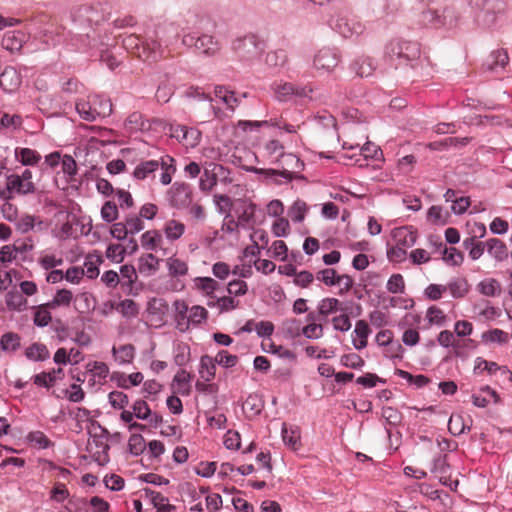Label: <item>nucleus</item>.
I'll return each mask as SVG.
<instances>
[{
  "label": "nucleus",
  "instance_id": "7ed1b4c3",
  "mask_svg": "<svg viewBox=\"0 0 512 512\" xmlns=\"http://www.w3.org/2000/svg\"><path fill=\"white\" fill-rule=\"evenodd\" d=\"M161 168L160 182L168 185L172 181V176L176 172L175 160L169 155L162 156L159 160H145L139 162L134 171L133 177L137 180L154 178L155 172Z\"/></svg>",
  "mask_w": 512,
  "mask_h": 512
},
{
  "label": "nucleus",
  "instance_id": "3c124183",
  "mask_svg": "<svg viewBox=\"0 0 512 512\" xmlns=\"http://www.w3.org/2000/svg\"><path fill=\"white\" fill-rule=\"evenodd\" d=\"M426 318L432 325L443 326L446 322L447 316L442 309L436 306H431L427 310Z\"/></svg>",
  "mask_w": 512,
  "mask_h": 512
},
{
  "label": "nucleus",
  "instance_id": "6e6552de",
  "mask_svg": "<svg viewBox=\"0 0 512 512\" xmlns=\"http://www.w3.org/2000/svg\"><path fill=\"white\" fill-rule=\"evenodd\" d=\"M278 164L282 170L276 169H257V173L265 175L267 178H275L281 176L286 181H292L296 178V174L300 172L304 164L303 162L292 153H285L282 158L278 159Z\"/></svg>",
  "mask_w": 512,
  "mask_h": 512
},
{
  "label": "nucleus",
  "instance_id": "2f4dec72",
  "mask_svg": "<svg viewBox=\"0 0 512 512\" xmlns=\"http://www.w3.org/2000/svg\"><path fill=\"white\" fill-rule=\"evenodd\" d=\"M282 439L289 448L296 451L300 448V431L298 428H288L286 425H283L282 428Z\"/></svg>",
  "mask_w": 512,
  "mask_h": 512
},
{
  "label": "nucleus",
  "instance_id": "c03bdc74",
  "mask_svg": "<svg viewBox=\"0 0 512 512\" xmlns=\"http://www.w3.org/2000/svg\"><path fill=\"white\" fill-rule=\"evenodd\" d=\"M366 8L376 16H383L389 11V0H366Z\"/></svg>",
  "mask_w": 512,
  "mask_h": 512
},
{
  "label": "nucleus",
  "instance_id": "0e129e2a",
  "mask_svg": "<svg viewBox=\"0 0 512 512\" xmlns=\"http://www.w3.org/2000/svg\"><path fill=\"white\" fill-rule=\"evenodd\" d=\"M239 303V300H235L231 296H223L215 300V304H218L220 313L229 312L236 309L239 306Z\"/></svg>",
  "mask_w": 512,
  "mask_h": 512
},
{
  "label": "nucleus",
  "instance_id": "680f3d73",
  "mask_svg": "<svg viewBox=\"0 0 512 512\" xmlns=\"http://www.w3.org/2000/svg\"><path fill=\"white\" fill-rule=\"evenodd\" d=\"M109 403L115 409H123L129 402L128 396L122 391H112L108 395Z\"/></svg>",
  "mask_w": 512,
  "mask_h": 512
},
{
  "label": "nucleus",
  "instance_id": "e2e57ef3",
  "mask_svg": "<svg viewBox=\"0 0 512 512\" xmlns=\"http://www.w3.org/2000/svg\"><path fill=\"white\" fill-rule=\"evenodd\" d=\"M448 429L453 435L462 434L466 429L463 417L459 414H452L448 422Z\"/></svg>",
  "mask_w": 512,
  "mask_h": 512
},
{
  "label": "nucleus",
  "instance_id": "8fccbe9b",
  "mask_svg": "<svg viewBox=\"0 0 512 512\" xmlns=\"http://www.w3.org/2000/svg\"><path fill=\"white\" fill-rule=\"evenodd\" d=\"M93 106L96 107L97 116H108L112 112V103L109 99L100 98L99 96L91 97Z\"/></svg>",
  "mask_w": 512,
  "mask_h": 512
},
{
  "label": "nucleus",
  "instance_id": "393cba45",
  "mask_svg": "<svg viewBox=\"0 0 512 512\" xmlns=\"http://www.w3.org/2000/svg\"><path fill=\"white\" fill-rule=\"evenodd\" d=\"M449 465L445 455H439L433 459L431 472L436 474L443 485H448Z\"/></svg>",
  "mask_w": 512,
  "mask_h": 512
},
{
  "label": "nucleus",
  "instance_id": "f257e3e1",
  "mask_svg": "<svg viewBox=\"0 0 512 512\" xmlns=\"http://www.w3.org/2000/svg\"><path fill=\"white\" fill-rule=\"evenodd\" d=\"M156 37L158 34L155 31L146 32L143 38L132 34L123 39V46L143 61L155 62L164 54V49Z\"/></svg>",
  "mask_w": 512,
  "mask_h": 512
},
{
  "label": "nucleus",
  "instance_id": "bb28decb",
  "mask_svg": "<svg viewBox=\"0 0 512 512\" xmlns=\"http://www.w3.org/2000/svg\"><path fill=\"white\" fill-rule=\"evenodd\" d=\"M352 69L358 76L368 77L373 74L375 70V63L370 57H360L353 63Z\"/></svg>",
  "mask_w": 512,
  "mask_h": 512
},
{
  "label": "nucleus",
  "instance_id": "b1692460",
  "mask_svg": "<svg viewBox=\"0 0 512 512\" xmlns=\"http://www.w3.org/2000/svg\"><path fill=\"white\" fill-rule=\"evenodd\" d=\"M15 158L24 166H34L41 160V155L33 149L17 147L14 151Z\"/></svg>",
  "mask_w": 512,
  "mask_h": 512
},
{
  "label": "nucleus",
  "instance_id": "72a5a7b5",
  "mask_svg": "<svg viewBox=\"0 0 512 512\" xmlns=\"http://www.w3.org/2000/svg\"><path fill=\"white\" fill-rule=\"evenodd\" d=\"M509 61L508 54L505 50H495L490 54L489 60L485 63L488 70L503 69Z\"/></svg>",
  "mask_w": 512,
  "mask_h": 512
},
{
  "label": "nucleus",
  "instance_id": "412c9836",
  "mask_svg": "<svg viewBox=\"0 0 512 512\" xmlns=\"http://www.w3.org/2000/svg\"><path fill=\"white\" fill-rule=\"evenodd\" d=\"M488 254L498 262H503L509 256L506 244L498 238H490L486 241Z\"/></svg>",
  "mask_w": 512,
  "mask_h": 512
},
{
  "label": "nucleus",
  "instance_id": "7c9ffc66",
  "mask_svg": "<svg viewBox=\"0 0 512 512\" xmlns=\"http://www.w3.org/2000/svg\"><path fill=\"white\" fill-rule=\"evenodd\" d=\"M197 289L209 298L214 299V292L219 288V283L211 277H197L195 279Z\"/></svg>",
  "mask_w": 512,
  "mask_h": 512
},
{
  "label": "nucleus",
  "instance_id": "5fc2aeb1",
  "mask_svg": "<svg viewBox=\"0 0 512 512\" xmlns=\"http://www.w3.org/2000/svg\"><path fill=\"white\" fill-rule=\"evenodd\" d=\"M287 54L284 50L271 51L266 54L265 63L270 67H279L285 64Z\"/></svg>",
  "mask_w": 512,
  "mask_h": 512
},
{
  "label": "nucleus",
  "instance_id": "f704fd0d",
  "mask_svg": "<svg viewBox=\"0 0 512 512\" xmlns=\"http://www.w3.org/2000/svg\"><path fill=\"white\" fill-rule=\"evenodd\" d=\"M36 224L42 225V221L29 214H23L15 220L16 229L23 234L33 230Z\"/></svg>",
  "mask_w": 512,
  "mask_h": 512
},
{
  "label": "nucleus",
  "instance_id": "20e7f679",
  "mask_svg": "<svg viewBox=\"0 0 512 512\" xmlns=\"http://www.w3.org/2000/svg\"><path fill=\"white\" fill-rule=\"evenodd\" d=\"M460 15L454 6L438 9H427L419 16L420 23L425 27L450 30L457 27Z\"/></svg>",
  "mask_w": 512,
  "mask_h": 512
},
{
  "label": "nucleus",
  "instance_id": "4d7b16f0",
  "mask_svg": "<svg viewBox=\"0 0 512 512\" xmlns=\"http://www.w3.org/2000/svg\"><path fill=\"white\" fill-rule=\"evenodd\" d=\"M446 292L445 285L429 284L424 290V296L431 301H438Z\"/></svg>",
  "mask_w": 512,
  "mask_h": 512
},
{
  "label": "nucleus",
  "instance_id": "79ce46f5",
  "mask_svg": "<svg viewBox=\"0 0 512 512\" xmlns=\"http://www.w3.org/2000/svg\"><path fill=\"white\" fill-rule=\"evenodd\" d=\"M308 210L307 204L303 200H296L288 210V215L293 222H302Z\"/></svg>",
  "mask_w": 512,
  "mask_h": 512
},
{
  "label": "nucleus",
  "instance_id": "a18cd8bd",
  "mask_svg": "<svg viewBox=\"0 0 512 512\" xmlns=\"http://www.w3.org/2000/svg\"><path fill=\"white\" fill-rule=\"evenodd\" d=\"M72 298L73 295L70 290L61 289L57 291L54 298L48 302L46 306L49 308H56L61 305L68 306L71 303Z\"/></svg>",
  "mask_w": 512,
  "mask_h": 512
},
{
  "label": "nucleus",
  "instance_id": "1a4fd4ad",
  "mask_svg": "<svg viewBox=\"0 0 512 512\" xmlns=\"http://www.w3.org/2000/svg\"><path fill=\"white\" fill-rule=\"evenodd\" d=\"M36 185L33 181H26L18 177V174H11L6 178V186L0 190V198L11 200L15 196H26L36 192Z\"/></svg>",
  "mask_w": 512,
  "mask_h": 512
},
{
  "label": "nucleus",
  "instance_id": "774afa93",
  "mask_svg": "<svg viewBox=\"0 0 512 512\" xmlns=\"http://www.w3.org/2000/svg\"><path fill=\"white\" fill-rule=\"evenodd\" d=\"M207 316V310L200 305H194L189 310V319L194 325H198L204 322L207 319Z\"/></svg>",
  "mask_w": 512,
  "mask_h": 512
},
{
  "label": "nucleus",
  "instance_id": "a19ab883",
  "mask_svg": "<svg viewBox=\"0 0 512 512\" xmlns=\"http://www.w3.org/2000/svg\"><path fill=\"white\" fill-rule=\"evenodd\" d=\"M76 110L80 117L86 121H94L97 118L96 107L93 106L91 98H89L88 102H77Z\"/></svg>",
  "mask_w": 512,
  "mask_h": 512
},
{
  "label": "nucleus",
  "instance_id": "6ab92c4d",
  "mask_svg": "<svg viewBox=\"0 0 512 512\" xmlns=\"http://www.w3.org/2000/svg\"><path fill=\"white\" fill-rule=\"evenodd\" d=\"M445 287L446 291H448L454 299H463L470 291V284L465 277L452 278Z\"/></svg>",
  "mask_w": 512,
  "mask_h": 512
},
{
  "label": "nucleus",
  "instance_id": "c756f323",
  "mask_svg": "<svg viewBox=\"0 0 512 512\" xmlns=\"http://www.w3.org/2000/svg\"><path fill=\"white\" fill-rule=\"evenodd\" d=\"M216 361L214 358L204 355L200 360L199 374L205 381H211L215 377Z\"/></svg>",
  "mask_w": 512,
  "mask_h": 512
},
{
  "label": "nucleus",
  "instance_id": "aec40b11",
  "mask_svg": "<svg viewBox=\"0 0 512 512\" xmlns=\"http://www.w3.org/2000/svg\"><path fill=\"white\" fill-rule=\"evenodd\" d=\"M145 498L156 508V512H172L175 506L168 503V499L161 493L146 488L143 490Z\"/></svg>",
  "mask_w": 512,
  "mask_h": 512
},
{
  "label": "nucleus",
  "instance_id": "423d86ee",
  "mask_svg": "<svg viewBox=\"0 0 512 512\" xmlns=\"http://www.w3.org/2000/svg\"><path fill=\"white\" fill-rule=\"evenodd\" d=\"M109 12L106 7L101 3H86L80 5L72 12L73 21L85 29V27H91L92 25H99L109 17Z\"/></svg>",
  "mask_w": 512,
  "mask_h": 512
},
{
  "label": "nucleus",
  "instance_id": "c85d7f7f",
  "mask_svg": "<svg viewBox=\"0 0 512 512\" xmlns=\"http://www.w3.org/2000/svg\"><path fill=\"white\" fill-rule=\"evenodd\" d=\"M263 409V401L257 394H250L243 403V411L249 417L257 416Z\"/></svg>",
  "mask_w": 512,
  "mask_h": 512
},
{
  "label": "nucleus",
  "instance_id": "c9c22d12",
  "mask_svg": "<svg viewBox=\"0 0 512 512\" xmlns=\"http://www.w3.org/2000/svg\"><path fill=\"white\" fill-rule=\"evenodd\" d=\"M162 242V235L157 230H149L142 234L141 245L146 250H156Z\"/></svg>",
  "mask_w": 512,
  "mask_h": 512
},
{
  "label": "nucleus",
  "instance_id": "49530a36",
  "mask_svg": "<svg viewBox=\"0 0 512 512\" xmlns=\"http://www.w3.org/2000/svg\"><path fill=\"white\" fill-rule=\"evenodd\" d=\"M135 349L133 345L126 344L122 345L118 349L113 348V354L115 355L116 361L119 363H129L134 358Z\"/></svg>",
  "mask_w": 512,
  "mask_h": 512
},
{
  "label": "nucleus",
  "instance_id": "09e8293b",
  "mask_svg": "<svg viewBox=\"0 0 512 512\" xmlns=\"http://www.w3.org/2000/svg\"><path fill=\"white\" fill-rule=\"evenodd\" d=\"M146 443L141 434H132L128 440V449L132 455L138 456L144 452Z\"/></svg>",
  "mask_w": 512,
  "mask_h": 512
},
{
  "label": "nucleus",
  "instance_id": "052dcab7",
  "mask_svg": "<svg viewBox=\"0 0 512 512\" xmlns=\"http://www.w3.org/2000/svg\"><path fill=\"white\" fill-rule=\"evenodd\" d=\"M216 364L221 365L225 368L233 367L238 362V357L228 353L226 350H221L215 356Z\"/></svg>",
  "mask_w": 512,
  "mask_h": 512
},
{
  "label": "nucleus",
  "instance_id": "de8ad7c7",
  "mask_svg": "<svg viewBox=\"0 0 512 512\" xmlns=\"http://www.w3.org/2000/svg\"><path fill=\"white\" fill-rule=\"evenodd\" d=\"M28 442L39 449H46L51 445V441L41 431H33L27 435Z\"/></svg>",
  "mask_w": 512,
  "mask_h": 512
},
{
  "label": "nucleus",
  "instance_id": "a211bd4d",
  "mask_svg": "<svg viewBox=\"0 0 512 512\" xmlns=\"http://www.w3.org/2000/svg\"><path fill=\"white\" fill-rule=\"evenodd\" d=\"M160 259L152 253L143 254L138 259V272L145 276H153L159 270Z\"/></svg>",
  "mask_w": 512,
  "mask_h": 512
},
{
  "label": "nucleus",
  "instance_id": "f3484780",
  "mask_svg": "<svg viewBox=\"0 0 512 512\" xmlns=\"http://www.w3.org/2000/svg\"><path fill=\"white\" fill-rule=\"evenodd\" d=\"M21 75L16 68L8 66L0 74V86L6 92H13L21 84Z\"/></svg>",
  "mask_w": 512,
  "mask_h": 512
},
{
  "label": "nucleus",
  "instance_id": "39448f33",
  "mask_svg": "<svg viewBox=\"0 0 512 512\" xmlns=\"http://www.w3.org/2000/svg\"><path fill=\"white\" fill-rule=\"evenodd\" d=\"M468 3L476 11L478 22L486 27L495 25L505 11L503 0H468Z\"/></svg>",
  "mask_w": 512,
  "mask_h": 512
},
{
  "label": "nucleus",
  "instance_id": "5701e85b",
  "mask_svg": "<svg viewBox=\"0 0 512 512\" xmlns=\"http://www.w3.org/2000/svg\"><path fill=\"white\" fill-rule=\"evenodd\" d=\"M5 303L10 311H23L27 308V299L16 288L11 289L5 295Z\"/></svg>",
  "mask_w": 512,
  "mask_h": 512
},
{
  "label": "nucleus",
  "instance_id": "4c0bfd02",
  "mask_svg": "<svg viewBox=\"0 0 512 512\" xmlns=\"http://www.w3.org/2000/svg\"><path fill=\"white\" fill-rule=\"evenodd\" d=\"M25 355L28 359L33 361H44L49 358V351L46 345L34 343L26 349Z\"/></svg>",
  "mask_w": 512,
  "mask_h": 512
},
{
  "label": "nucleus",
  "instance_id": "473e14b6",
  "mask_svg": "<svg viewBox=\"0 0 512 512\" xmlns=\"http://www.w3.org/2000/svg\"><path fill=\"white\" fill-rule=\"evenodd\" d=\"M185 232V225L175 219L168 220L164 226V234L170 241L178 240Z\"/></svg>",
  "mask_w": 512,
  "mask_h": 512
},
{
  "label": "nucleus",
  "instance_id": "dca6fc26",
  "mask_svg": "<svg viewBox=\"0 0 512 512\" xmlns=\"http://www.w3.org/2000/svg\"><path fill=\"white\" fill-rule=\"evenodd\" d=\"M28 36L21 30L8 31L2 38V47L10 52H18L27 41Z\"/></svg>",
  "mask_w": 512,
  "mask_h": 512
},
{
  "label": "nucleus",
  "instance_id": "2eb2a0df",
  "mask_svg": "<svg viewBox=\"0 0 512 512\" xmlns=\"http://www.w3.org/2000/svg\"><path fill=\"white\" fill-rule=\"evenodd\" d=\"M391 235L395 244L406 248L412 247L417 240V230L412 226L397 227L392 230Z\"/></svg>",
  "mask_w": 512,
  "mask_h": 512
},
{
  "label": "nucleus",
  "instance_id": "603ef678",
  "mask_svg": "<svg viewBox=\"0 0 512 512\" xmlns=\"http://www.w3.org/2000/svg\"><path fill=\"white\" fill-rule=\"evenodd\" d=\"M386 289L388 292L397 294L405 291V281L401 274H393L390 276L386 283Z\"/></svg>",
  "mask_w": 512,
  "mask_h": 512
},
{
  "label": "nucleus",
  "instance_id": "f03ea898",
  "mask_svg": "<svg viewBox=\"0 0 512 512\" xmlns=\"http://www.w3.org/2000/svg\"><path fill=\"white\" fill-rule=\"evenodd\" d=\"M420 54V46L416 42L392 40L385 47V55L395 63L396 68H416Z\"/></svg>",
  "mask_w": 512,
  "mask_h": 512
},
{
  "label": "nucleus",
  "instance_id": "9b49d317",
  "mask_svg": "<svg viewBox=\"0 0 512 512\" xmlns=\"http://www.w3.org/2000/svg\"><path fill=\"white\" fill-rule=\"evenodd\" d=\"M275 97L279 101H288L293 96L297 98H310L313 89L310 86H298L290 82H280L274 85Z\"/></svg>",
  "mask_w": 512,
  "mask_h": 512
},
{
  "label": "nucleus",
  "instance_id": "bf43d9fd",
  "mask_svg": "<svg viewBox=\"0 0 512 512\" xmlns=\"http://www.w3.org/2000/svg\"><path fill=\"white\" fill-rule=\"evenodd\" d=\"M1 347L5 351H14L20 345V338L15 333H5L1 337Z\"/></svg>",
  "mask_w": 512,
  "mask_h": 512
},
{
  "label": "nucleus",
  "instance_id": "e433bc0d",
  "mask_svg": "<svg viewBox=\"0 0 512 512\" xmlns=\"http://www.w3.org/2000/svg\"><path fill=\"white\" fill-rule=\"evenodd\" d=\"M166 265L169 271V274L172 277L185 276L188 273V265L185 261L176 258L170 257L166 260Z\"/></svg>",
  "mask_w": 512,
  "mask_h": 512
},
{
  "label": "nucleus",
  "instance_id": "9d476101",
  "mask_svg": "<svg viewBox=\"0 0 512 512\" xmlns=\"http://www.w3.org/2000/svg\"><path fill=\"white\" fill-rule=\"evenodd\" d=\"M192 196L190 185L184 182H175L168 191L169 203L177 209L189 207L192 203Z\"/></svg>",
  "mask_w": 512,
  "mask_h": 512
},
{
  "label": "nucleus",
  "instance_id": "a878e982",
  "mask_svg": "<svg viewBox=\"0 0 512 512\" xmlns=\"http://www.w3.org/2000/svg\"><path fill=\"white\" fill-rule=\"evenodd\" d=\"M86 370L93 378L98 379L99 384H104L109 375V367L106 363L100 361L89 362Z\"/></svg>",
  "mask_w": 512,
  "mask_h": 512
},
{
  "label": "nucleus",
  "instance_id": "338daca9",
  "mask_svg": "<svg viewBox=\"0 0 512 512\" xmlns=\"http://www.w3.org/2000/svg\"><path fill=\"white\" fill-rule=\"evenodd\" d=\"M117 310L125 317H134L138 314L137 304L131 299L121 301Z\"/></svg>",
  "mask_w": 512,
  "mask_h": 512
},
{
  "label": "nucleus",
  "instance_id": "69168bd1",
  "mask_svg": "<svg viewBox=\"0 0 512 512\" xmlns=\"http://www.w3.org/2000/svg\"><path fill=\"white\" fill-rule=\"evenodd\" d=\"M132 410L134 416L141 420H147L151 416V410L144 400L135 401Z\"/></svg>",
  "mask_w": 512,
  "mask_h": 512
},
{
  "label": "nucleus",
  "instance_id": "4be33fe9",
  "mask_svg": "<svg viewBox=\"0 0 512 512\" xmlns=\"http://www.w3.org/2000/svg\"><path fill=\"white\" fill-rule=\"evenodd\" d=\"M195 49L207 56H214L219 52L220 46L218 41L215 40L213 36L203 34L201 36H198Z\"/></svg>",
  "mask_w": 512,
  "mask_h": 512
},
{
  "label": "nucleus",
  "instance_id": "58836bf2",
  "mask_svg": "<svg viewBox=\"0 0 512 512\" xmlns=\"http://www.w3.org/2000/svg\"><path fill=\"white\" fill-rule=\"evenodd\" d=\"M125 126L130 132L143 131L149 127L147 121L140 112H133L130 114L125 122Z\"/></svg>",
  "mask_w": 512,
  "mask_h": 512
},
{
  "label": "nucleus",
  "instance_id": "13d9d810",
  "mask_svg": "<svg viewBox=\"0 0 512 512\" xmlns=\"http://www.w3.org/2000/svg\"><path fill=\"white\" fill-rule=\"evenodd\" d=\"M101 217L104 221L110 223L118 218V208L114 202L107 201L101 208Z\"/></svg>",
  "mask_w": 512,
  "mask_h": 512
},
{
  "label": "nucleus",
  "instance_id": "864d4df0",
  "mask_svg": "<svg viewBox=\"0 0 512 512\" xmlns=\"http://www.w3.org/2000/svg\"><path fill=\"white\" fill-rule=\"evenodd\" d=\"M442 258L452 266H459L463 262V254L454 247H444Z\"/></svg>",
  "mask_w": 512,
  "mask_h": 512
},
{
  "label": "nucleus",
  "instance_id": "cd10ccee",
  "mask_svg": "<svg viewBox=\"0 0 512 512\" xmlns=\"http://www.w3.org/2000/svg\"><path fill=\"white\" fill-rule=\"evenodd\" d=\"M477 290L484 296L494 297L501 293V285L498 280L487 278L477 284Z\"/></svg>",
  "mask_w": 512,
  "mask_h": 512
},
{
  "label": "nucleus",
  "instance_id": "f8f14e48",
  "mask_svg": "<svg viewBox=\"0 0 512 512\" xmlns=\"http://www.w3.org/2000/svg\"><path fill=\"white\" fill-rule=\"evenodd\" d=\"M334 29L343 37L352 38L361 35L365 26L355 16L341 15L336 19Z\"/></svg>",
  "mask_w": 512,
  "mask_h": 512
},
{
  "label": "nucleus",
  "instance_id": "4468645a",
  "mask_svg": "<svg viewBox=\"0 0 512 512\" xmlns=\"http://www.w3.org/2000/svg\"><path fill=\"white\" fill-rule=\"evenodd\" d=\"M256 205L245 199H238L234 206V211L237 216V221L245 227L255 223Z\"/></svg>",
  "mask_w": 512,
  "mask_h": 512
},
{
  "label": "nucleus",
  "instance_id": "ea45409f",
  "mask_svg": "<svg viewBox=\"0 0 512 512\" xmlns=\"http://www.w3.org/2000/svg\"><path fill=\"white\" fill-rule=\"evenodd\" d=\"M340 301L336 298H324L318 304V313L323 317H327L337 311H343L340 308Z\"/></svg>",
  "mask_w": 512,
  "mask_h": 512
},
{
  "label": "nucleus",
  "instance_id": "6e6d98bb",
  "mask_svg": "<svg viewBox=\"0 0 512 512\" xmlns=\"http://www.w3.org/2000/svg\"><path fill=\"white\" fill-rule=\"evenodd\" d=\"M482 339L486 342L492 343H505L508 339V335L501 329H492L482 334Z\"/></svg>",
  "mask_w": 512,
  "mask_h": 512
},
{
  "label": "nucleus",
  "instance_id": "37998d69",
  "mask_svg": "<svg viewBox=\"0 0 512 512\" xmlns=\"http://www.w3.org/2000/svg\"><path fill=\"white\" fill-rule=\"evenodd\" d=\"M395 374L405 380H407L409 383L415 385L417 388H422L426 386L430 379L425 375H412L409 372L402 370V369H396Z\"/></svg>",
  "mask_w": 512,
  "mask_h": 512
},
{
  "label": "nucleus",
  "instance_id": "0eeeda50",
  "mask_svg": "<svg viewBox=\"0 0 512 512\" xmlns=\"http://www.w3.org/2000/svg\"><path fill=\"white\" fill-rule=\"evenodd\" d=\"M232 50L242 61L252 62L264 51V42L256 35L248 34L235 39L232 43Z\"/></svg>",
  "mask_w": 512,
  "mask_h": 512
},
{
  "label": "nucleus",
  "instance_id": "ddd939ff",
  "mask_svg": "<svg viewBox=\"0 0 512 512\" xmlns=\"http://www.w3.org/2000/svg\"><path fill=\"white\" fill-rule=\"evenodd\" d=\"M339 63V55L335 49L323 47L314 56L313 66L322 72H331Z\"/></svg>",
  "mask_w": 512,
  "mask_h": 512
}]
</instances>
